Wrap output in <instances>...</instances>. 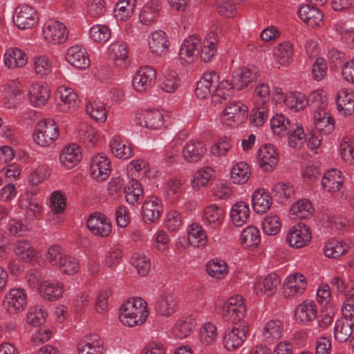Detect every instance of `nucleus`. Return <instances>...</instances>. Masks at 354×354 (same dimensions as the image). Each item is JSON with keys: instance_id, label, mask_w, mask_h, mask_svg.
I'll list each match as a JSON object with an SVG mask.
<instances>
[{"instance_id": "1", "label": "nucleus", "mask_w": 354, "mask_h": 354, "mask_svg": "<svg viewBox=\"0 0 354 354\" xmlns=\"http://www.w3.org/2000/svg\"><path fill=\"white\" fill-rule=\"evenodd\" d=\"M148 315L147 303L141 297L127 300L120 308V320L129 327L141 325Z\"/></svg>"}, {"instance_id": "2", "label": "nucleus", "mask_w": 354, "mask_h": 354, "mask_svg": "<svg viewBox=\"0 0 354 354\" xmlns=\"http://www.w3.org/2000/svg\"><path fill=\"white\" fill-rule=\"evenodd\" d=\"M59 136V127L52 119L41 120L36 126L34 140L40 146L51 145Z\"/></svg>"}, {"instance_id": "3", "label": "nucleus", "mask_w": 354, "mask_h": 354, "mask_svg": "<svg viewBox=\"0 0 354 354\" xmlns=\"http://www.w3.org/2000/svg\"><path fill=\"white\" fill-rule=\"evenodd\" d=\"M246 308L243 304V299L241 295L230 297L223 305V316L227 322L233 324H245L243 319Z\"/></svg>"}, {"instance_id": "4", "label": "nucleus", "mask_w": 354, "mask_h": 354, "mask_svg": "<svg viewBox=\"0 0 354 354\" xmlns=\"http://www.w3.org/2000/svg\"><path fill=\"white\" fill-rule=\"evenodd\" d=\"M27 305V295L23 288L10 289L5 295L3 306L10 315L24 311Z\"/></svg>"}, {"instance_id": "5", "label": "nucleus", "mask_w": 354, "mask_h": 354, "mask_svg": "<svg viewBox=\"0 0 354 354\" xmlns=\"http://www.w3.org/2000/svg\"><path fill=\"white\" fill-rule=\"evenodd\" d=\"M311 237L309 227L299 222L289 230L286 241L290 247L301 248L310 241Z\"/></svg>"}, {"instance_id": "6", "label": "nucleus", "mask_w": 354, "mask_h": 354, "mask_svg": "<svg viewBox=\"0 0 354 354\" xmlns=\"http://www.w3.org/2000/svg\"><path fill=\"white\" fill-rule=\"evenodd\" d=\"M36 15V10L34 8L27 4H21L15 8L13 22L19 29H29L37 24Z\"/></svg>"}, {"instance_id": "7", "label": "nucleus", "mask_w": 354, "mask_h": 354, "mask_svg": "<svg viewBox=\"0 0 354 354\" xmlns=\"http://www.w3.org/2000/svg\"><path fill=\"white\" fill-rule=\"evenodd\" d=\"M249 328L245 324H234L228 328L223 337V344L226 349L230 351L239 347L245 339Z\"/></svg>"}, {"instance_id": "8", "label": "nucleus", "mask_w": 354, "mask_h": 354, "mask_svg": "<svg viewBox=\"0 0 354 354\" xmlns=\"http://www.w3.org/2000/svg\"><path fill=\"white\" fill-rule=\"evenodd\" d=\"M86 225L91 233L100 237L108 236L112 230L110 219L100 212H93L87 218Z\"/></svg>"}, {"instance_id": "9", "label": "nucleus", "mask_w": 354, "mask_h": 354, "mask_svg": "<svg viewBox=\"0 0 354 354\" xmlns=\"http://www.w3.org/2000/svg\"><path fill=\"white\" fill-rule=\"evenodd\" d=\"M45 39L53 44L64 43L68 38L66 26L61 22L48 20L43 28Z\"/></svg>"}, {"instance_id": "10", "label": "nucleus", "mask_w": 354, "mask_h": 354, "mask_svg": "<svg viewBox=\"0 0 354 354\" xmlns=\"http://www.w3.org/2000/svg\"><path fill=\"white\" fill-rule=\"evenodd\" d=\"M248 107L241 102L230 103L222 112V121L225 125L242 122L247 115Z\"/></svg>"}, {"instance_id": "11", "label": "nucleus", "mask_w": 354, "mask_h": 354, "mask_svg": "<svg viewBox=\"0 0 354 354\" xmlns=\"http://www.w3.org/2000/svg\"><path fill=\"white\" fill-rule=\"evenodd\" d=\"M156 79V70L149 66L140 67L134 75L132 84L135 90L144 92L150 88Z\"/></svg>"}, {"instance_id": "12", "label": "nucleus", "mask_w": 354, "mask_h": 354, "mask_svg": "<svg viewBox=\"0 0 354 354\" xmlns=\"http://www.w3.org/2000/svg\"><path fill=\"white\" fill-rule=\"evenodd\" d=\"M90 169L93 178L104 181L110 175L111 161L104 154H99L92 159Z\"/></svg>"}, {"instance_id": "13", "label": "nucleus", "mask_w": 354, "mask_h": 354, "mask_svg": "<svg viewBox=\"0 0 354 354\" xmlns=\"http://www.w3.org/2000/svg\"><path fill=\"white\" fill-rule=\"evenodd\" d=\"M139 125L150 129H159L164 124L163 114L158 110H145L136 115Z\"/></svg>"}, {"instance_id": "14", "label": "nucleus", "mask_w": 354, "mask_h": 354, "mask_svg": "<svg viewBox=\"0 0 354 354\" xmlns=\"http://www.w3.org/2000/svg\"><path fill=\"white\" fill-rule=\"evenodd\" d=\"M219 81V75L215 71L205 73L198 82L195 90L198 98L206 99L214 94V84Z\"/></svg>"}, {"instance_id": "15", "label": "nucleus", "mask_w": 354, "mask_h": 354, "mask_svg": "<svg viewBox=\"0 0 354 354\" xmlns=\"http://www.w3.org/2000/svg\"><path fill=\"white\" fill-rule=\"evenodd\" d=\"M162 211L161 201L157 196H151L142 205V218L147 223H153L160 218Z\"/></svg>"}, {"instance_id": "16", "label": "nucleus", "mask_w": 354, "mask_h": 354, "mask_svg": "<svg viewBox=\"0 0 354 354\" xmlns=\"http://www.w3.org/2000/svg\"><path fill=\"white\" fill-rule=\"evenodd\" d=\"M306 287L305 277L300 273H295L286 279L283 286L285 297H293L301 295Z\"/></svg>"}, {"instance_id": "17", "label": "nucleus", "mask_w": 354, "mask_h": 354, "mask_svg": "<svg viewBox=\"0 0 354 354\" xmlns=\"http://www.w3.org/2000/svg\"><path fill=\"white\" fill-rule=\"evenodd\" d=\"M61 102L58 103L64 111H75L80 105V100L76 93L71 88L59 86L56 93Z\"/></svg>"}, {"instance_id": "18", "label": "nucleus", "mask_w": 354, "mask_h": 354, "mask_svg": "<svg viewBox=\"0 0 354 354\" xmlns=\"http://www.w3.org/2000/svg\"><path fill=\"white\" fill-rule=\"evenodd\" d=\"M67 62L78 69H86L90 66V59L86 50L80 46L70 47L66 53Z\"/></svg>"}, {"instance_id": "19", "label": "nucleus", "mask_w": 354, "mask_h": 354, "mask_svg": "<svg viewBox=\"0 0 354 354\" xmlns=\"http://www.w3.org/2000/svg\"><path fill=\"white\" fill-rule=\"evenodd\" d=\"M82 155L80 147L75 143L65 146L59 155V160L66 169H72L82 160Z\"/></svg>"}, {"instance_id": "20", "label": "nucleus", "mask_w": 354, "mask_h": 354, "mask_svg": "<svg viewBox=\"0 0 354 354\" xmlns=\"http://www.w3.org/2000/svg\"><path fill=\"white\" fill-rule=\"evenodd\" d=\"M259 164L264 171H271L278 163V156L274 146L265 145L258 151Z\"/></svg>"}, {"instance_id": "21", "label": "nucleus", "mask_w": 354, "mask_h": 354, "mask_svg": "<svg viewBox=\"0 0 354 354\" xmlns=\"http://www.w3.org/2000/svg\"><path fill=\"white\" fill-rule=\"evenodd\" d=\"M200 41V39L193 36L183 41L179 50V58L183 64H189L194 62Z\"/></svg>"}, {"instance_id": "22", "label": "nucleus", "mask_w": 354, "mask_h": 354, "mask_svg": "<svg viewBox=\"0 0 354 354\" xmlns=\"http://www.w3.org/2000/svg\"><path fill=\"white\" fill-rule=\"evenodd\" d=\"M299 17L306 24L312 27L319 26L322 22L323 14L314 4H306L299 7Z\"/></svg>"}, {"instance_id": "23", "label": "nucleus", "mask_w": 354, "mask_h": 354, "mask_svg": "<svg viewBox=\"0 0 354 354\" xmlns=\"http://www.w3.org/2000/svg\"><path fill=\"white\" fill-rule=\"evenodd\" d=\"M151 52L158 56L167 53L169 46V39L166 33L162 30L153 32L149 41Z\"/></svg>"}, {"instance_id": "24", "label": "nucleus", "mask_w": 354, "mask_h": 354, "mask_svg": "<svg viewBox=\"0 0 354 354\" xmlns=\"http://www.w3.org/2000/svg\"><path fill=\"white\" fill-rule=\"evenodd\" d=\"M337 108L344 116L351 115L354 113V93L345 88L339 91L337 95Z\"/></svg>"}, {"instance_id": "25", "label": "nucleus", "mask_w": 354, "mask_h": 354, "mask_svg": "<svg viewBox=\"0 0 354 354\" xmlns=\"http://www.w3.org/2000/svg\"><path fill=\"white\" fill-rule=\"evenodd\" d=\"M39 293L45 299L50 301H57L64 292V287L58 281H44L39 288Z\"/></svg>"}, {"instance_id": "26", "label": "nucleus", "mask_w": 354, "mask_h": 354, "mask_svg": "<svg viewBox=\"0 0 354 354\" xmlns=\"http://www.w3.org/2000/svg\"><path fill=\"white\" fill-rule=\"evenodd\" d=\"M162 8L159 0H151L142 8L139 15L140 21L145 25L154 23L160 15Z\"/></svg>"}, {"instance_id": "27", "label": "nucleus", "mask_w": 354, "mask_h": 354, "mask_svg": "<svg viewBox=\"0 0 354 354\" xmlns=\"http://www.w3.org/2000/svg\"><path fill=\"white\" fill-rule=\"evenodd\" d=\"M206 149L203 142L193 140L184 147L183 155L186 161L196 162L205 154Z\"/></svg>"}, {"instance_id": "28", "label": "nucleus", "mask_w": 354, "mask_h": 354, "mask_svg": "<svg viewBox=\"0 0 354 354\" xmlns=\"http://www.w3.org/2000/svg\"><path fill=\"white\" fill-rule=\"evenodd\" d=\"M340 171L332 169L326 172L322 180V185L328 192H335L342 187L343 180Z\"/></svg>"}, {"instance_id": "29", "label": "nucleus", "mask_w": 354, "mask_h": 354, "mask_svg": "<svg viewBox=\"0 0 354 354\" xmlns=\"http://www.w3.org/2000/svg\"><path fill=\"white\" fill-rule=\"evenodd\" d=\"M295 316L297 321L306 324L314 320L317 317V307L313 301H304L297 306Z\"/></svg>"}, {"instance_id": "30", "label": "nucleus", "mask_w": 354, "mask_h": 354, "mask_svg": "<svg viewBox=\"0 0 354 354\" xmlns=\"http://www.w3.org/2000/svg\"><path fill=\"white\" fill-rule=\"evenodd\" d=\"M283 325L279 319H272L268 322L263 329L262 335L266 342L274 343V340L281 337Z\"/></svg>"}, {"instance_id": "31", "label": "nucleus", "mask_w": 354, "mask_h": 354, "mask_svg": "<svg viewBox=\"0 0 354 354\" xmlns=\"http://www.w3.org/2000/svg\"><path fill=\"white\" fill-rule=\"evenodd\" d=\"M50 97V91L46 86L32 84L29 90L30 102L33 106L46 104Z\"/></svg>"}, {"instance_id": "32", "label": "nucleus", "mask_w": 354, "mask_h": 354, "mask_svg": "<svg viewBox=\"0 0 354 354\" xmlns=\"http://www.w3.org/2000/svg\"><path fill=\"white\" fill-rule=\"evenodd\" d=\"M272 204V198L263 189H258L252 196V207L258 214H264Z\"/></svg>"}, {"instance_id": "33", "label": "nucleus", "mask_w": 354, "mask_h": 354, "mask_svg": "<svg viewBox=\"0 0 354 354\" xmlns=\"http://www.w3.org/2000/svg\"><path fill=\"white\" fill-rule=\"evenodd\" d=\"M257 78L255 73H252L250 69L243 68L233 73L232 82L236 89L242 90L249 84L254 82Z\"/></svg>"}, {"instance_id": "34", "label": "nucleus", "mask_w": 354, "mask_h": 354, "mask_svg": "<svg viewBox=\"0 0 354 354\" xmlns=\"http://www.w3.org/2000/svg\"><path fill=\"white\" fill-rule=\"evenodd\" d=\"M353 326L354 322L345 318L337 320L334 329L335 339L339 342H345L353 333Z\"/></svg>"}, {"instance_id": "35", "label": "nucleus", "mask_w": 354, "mask_h": 354, "mask_svg": "<svg viewBox=\"0 0 354 354\" xmlns=\"http://www.w3.org/2000/svg\"><path fill=\"white\" fill-rule=\"evenodd\" d=\"M187 239L189 244L196 248H204L207 243L206 232L202 226L194 223L188 231Z\"/></svg>"}, {"instance_id": "36", "label": "nucleus", "mask_w": 354, "mask_h": 354, "mask_svg": "<svg viewBox=\"0 0 354 354\" xmlns=\"http://www.w3.org/2000/svg\"><path fill=\"white\" fill-rule=\"evenodd\" d=\"M110 148L116 158L126 160L133 156L132 145L123 142L120 136H117L112 139Z\"/></svg>"}, {"instance_id": "37", "label": "nucleus", "mask_w": 354, "mask_h": 354, "mask_svg": "<svg viewBox=\"0 0 354 354\" xmlns=\"http://www.w3.org/2000/svg\"><path fill=\"white\" fill-rule=\"evenodd\" d=\"M109 57L115 61L116 65L126 64L129 57V49L127 44L122 41H116L109 48Z\"/></svg>"}, {"instance_id": "38", "label": "nucleus", "mask_w": 354, "mask_h": 354, "mask_svg": "<svg viewBox=\"0 0 354 354\" xmlns=\"http://www.w3.org/2000/svg\"><path fill=\"white\" fill-rule=\"evenodd\" d=\"M27 60L26 53L19 48L8 49L5 54L4 63L8 68L22 67Z\"/></svg>"}, {"instance_id": "39", "label": "nucleus", "mask_w": 354, "mask_h": 354, "mask_svg": "<svg viewBox=\"0 0 354 354\" xmlns=\"http://www.w3.org/2000/svg\"><path fill=\"white\" fill-rule=\"evenodd\" d=\"M250 209L243 201L237 202L231 209L230 217L236 226H242L249 218Z\"/></svg>"}, {"instance_id": "40", "label": "nucleus", "mask_w": 354, "mask_h": 354, "mask_svg": "<svg viewBox=\"0 0 354 354\" xmlns=\"http://www.w3.org/2000/svg\"><path fill=\"white\" fill-rule=\"evenodd\" d=\"M218 42V36L215 32H210L203 42V47L201 51V58L204 62H209L215 55L216 51V44Z\"/></svg>"}, {"instance_id": "41", "label": "nucleus", "mask_w": 354, "mask_h": 354, "mask_svg": "<svg viewBox=\"0 0 354 354\" xmlns=\"http://www.w3.org/2000/svg\"><path fill=\"white\" fill-rule=\"evenodd\" d=\"M127 202L134 205L139 203L143 198V190L141 184L137 180L132 179L129 185L124 188Z\"/></svg>"}, {"instance_id": "42", "label": "nucleus", "mask_w": 354, "mask_h": 354, "mask_svg": "<svg viewBox=\"0 0 354 354\" xmlns=\"http://www.w3.org/2000/svg\"><path fill=\"white\" fill-rule=\"evenodd\" d=\"M261 241L260 232L253 225L247 227L241 233V243L245 248L257 246Z\"/></svg>"}, {"instance_id": "43", "label": "nucleus", "mask_w": 354, "mask_h": 354, "mask_svg": "<svg viewBox=\"0 0 354 354\" xmlns=\"http://www.w3.org/2000/svg\"><path fill=\"white\" fill-rule=\"evenodd\" d=\"M313 210L310 201L300 200L292 205L290 213L299 219H307L312 216Z\"/></svg>"}, {"instance_id": "44", "label": "nucleus", "mask_w": 354, "mask_h": 354, "mask_svg": "<svg viewBox=\"0 0 354 354\" xmlns=\"http://www.w3.org/2000/svg\"><path fill=\"white\" fill-rule=\"evenodd\" d=\"M250 176L249 165L244 162H240L234 165L231 170V178L234 183L244 184Z\"/></svg>"}, {"instance_id": "45", "label": "nucleus", "mask_w": 354, "mask_h": 354, "mask_svg": "<svg viewBox=\"0 0 354 354\" xmlns=\"http://www.w3.org/2000/svg\"><path fill=\"white\" fill-rule=\"evenodd\" d=\"M292 124L288 118L281 113L275 114L270 120L271 129L274 134L279 136L287 135L288 130Z\"/></svg>"}, {"instance_id": "46", "label": "nucleus", "mask_w": 354, "mask_h": 354, "mask_svg": "<svg viewBox=\"0 0 354 354\" xmlns=\"http://www.w3.org/2000/svg\"><path fill=\"white\" fill-rule=\"evenodd\" d=\"M176 301L173 295H162L156 305L157 312L162 316H170L174 313Z\"/></svg>"}, {"instance_id": "47", "label": "nucleus", "mask_w": 354, "mask_h": 354, "mask_svg": "<svg viewBox=\"0 0 354 354\" xmlns=\"http://www.w3.org/2000/svg\"><path fill=\"white\" fill-rule=\"evenodd\" d=\"M196 326L195 320L192 318L183 319L179 320L173 329L174 335L179 338L183 339L188 337Z\"/></svg>"}, {"instance_id": "48", "label": "nucleus", "mask_w": 354, "mask_h": 354, "mask_svg": "<svg viewBox=\"0 0 354 354\" xmlns=\"http://www.w3.org/2000/svg\"><path fill=\"white\" fill-rule=\"evenodd\" d=\"M292 55V44L289 41L279 44L274 53L276 59L280 64H288L290 63Z\"/></svg>"}, {"instance_id": "49", "label": "nucleus", "mask_w": 354, "mask_h": 354, "mask_svg": "<svg viewBox=\"0 0 354 354\" xmlns=\"http://www.w3.org/2000/svg\"><path fill=\"white\" fill-rule=\"evenodd\" d=\"M348 249L346 244H342L336 240L328 241L325 245L324 254L326 257L333 259H337L345 254Z\"/></svg>"}, {"instance_id": "50", "label": "nucleus", "mask_w": 354, "mask_h": 354, "mask_svg": "<svg viewBox=\"0 0 354 354\" xmlns=\"http://www.w3.org/2000/svg\"><path fill=\"white\" fill-rule=\"evenodd\" d=\"M287 135H288V143L292 148L299 147L305 139L306 134L301 126L292 124L289 127Z\"/></svg>"}, {"instance_id": "51", "label": "nucleus", "mask_w": 354, "mask_h": 354, "mask_svg": "<svg viewBox=\"0 0 354 354\" xmlns=\"http://www.w3.org/2000/svg\"><path fill=\"white\" fill-rule=\"evenodd\" d=\"M136 3V0H120L115 6V16L120 20H127L133 14Z\"/></svg>"}, {"instance_id": "52", "label": "nucleus", "mask_w": 354, "mask_h": 354, "mask_svg": "<svg viewBox=\"0 0 354 354\" xmlns=\"http://www.w3.org/2000/svg\"><path fill=\"white\" fill-rule=\"evenodd\" d=\"M233 84L232 80H219L217 83L214 84L215 96L226 100L229 97L233 95L234 90L236 89Z\"/></svg>"}, {"instance_id": "53", "label": "nucleus", "mask_w": 354, "mask_h": 354, "mask_svg": "<svg viewBox=\"0 0 354 354\" xmlns=\"http://www.w3.org/2000/svg\"><path fill=\"white\" fill-rule=\"evenodd\" d=\"M86 112L96 121L104 122L107 117V111L102 102L94 101L86 106Z\"/></svg>"}, {"instance_id": "54", "label": "nucleus", "mask_w": 354, "mask_h": 354, "mask_svg": "<svg viewBox=\"0 0 354 354\" xmlns=\"http://www.w3.org/2000/svg\"><path fill=\"white\" fill-rule=\"evenodd\" d=\"M227 264L223 260H212L207 264L206 270L207 273L216 279H223L226 275Z\"/></svg>"}, {"instance_id": "55", "label": "nucleus", "mask_w": 354, "mask_h": 354, "mask_svg": "<svg viewBox=\"0 0 354 354\" xmlns=\"http://www.w3.org/2000/svg\"><path fill=\"white\" fill-rule=\"evenodd\" d=\"M111 30L106 25H95L89 30L90 37L98 43L106 42L111 37Z\"/></svg>"}, {"instance_id": "56", "label": "nucleus", "mask_w": 354, "mask_h": 354, "mask_svg": "<svg viewBox=\"0 0 354 354\" xmlns=\"http://www.w3.org/2000/svg\"><path fill=\"white\" fill-rule=\"evenodd\" d=\"M90 342H82L78 344L79 354H100L102 351V342L100 339H90Z\"/></svg>"}, {"instance_id": "57", "label": "nucleus", "mask_w": 354, "mask_h": 354, "mask_svg": "<svg viewBox=\"0 0 354 354\" xmlns=\"http://www.w3.org/2000/svg\"><path fill=\"white\" fill-rule=\"evenodd\" d=\"M66 196L61 191H55L50 198V207L55 214L64 212L66 208Z\"/></svg>"}, {"instance_id": "58", "label": "nucleus", "mask_w": 354, "mask_h": 354, "mask_svg": "<svg viewBox=\"0 0 354 354\" xmlns=\"http://www.w3.org/2000/svg\"><path fill=\"white\" fill-rule=\"evenodd\" d=\"M178 81L175 72H169L160 80L159 86L165 92L174 93L179 86Z\"/></svg>"}, {"instance_id": "59", "label": "nucleus", "mask_w": 354, "mask_h": 354, "mask_svg": "<svg viewBox=\"0 0 354 354\" xmlns=\"http://www.w3.org/2000/svg\"><path fill=\"white\" fill-rule=\"evenodd\" d=\"M223 210L216 205L207 206L204 212V217L209 224L218 226L221 223Z\"/></svg>"}, {"instance_id": "60", "label": "nucleus", "mask_w": 354, "mask_h": 354, "mask_svg": "<svg viewBox=\"0 0 354 354\" xmlns=\"http://www.w3.org/2000/svg\"><path fill=\"white\" fill-rule=\"evenodd\" d=\"M340 151L345 162L354 165V138H344L340 146Z\"/></svg>"}, {"instance_id": "61", "label": "nucleus", "mask_w": 354, "mask_h": 354, "mask_svg": "<svg viewBox=\"0 0 354 354\" xmlns=\"http://www.w3.org/2000/svg\"><path fill=\"white\" fill-rule=\"evenodd\" d=\"M218 13L225 17H234L237 12L233 0H219L216 3Z\"/></svg>"}, {"instance_id": "62", "label": "nucleus", "mask_w": 354, "mask_h": 354, "mask_svg": "<svg viewBox=\"0 0 354 354\" xmlns=\"http://www.w3.org/2000/svg\"><path fill=\"white\" fill-rule=\"evenodd\" d=\"M272 194L279 199H288L294 196L295 189L290 183H277L272 187Z\"/></svg>"}, {"instance_id": "63", "label": "nucleus", "mask_w": 354, "mask_h": 354, "mask_svg": "<svg viewBox=\"0 0 354 354\" xmlns=\"http://www.w3.org/2000/svg\"><path fill=\"white\" fill-rule=\"evenodd\" d=\"M47 313L44 310L41 306H36L30 309L28 313L26 319L29 324L33 326H37L45 321V317Z\"/></svg>"}, {"instance_id": "64", "label": "nucleus", "mask_w": 354, "mask_h": 354, "mask_svg": "<svg viewBox=\"0 0 354 354\" xmlns=\"http://www.w3.org/2000/svg\"><path fill=\"white\" fill-rule=\"evenodd\" d=\"M132 265L136 268L138 273L141 276H146L151 268L149 259L145 255L136 254L132 259Z\"/></svg>"}]
</instances>
